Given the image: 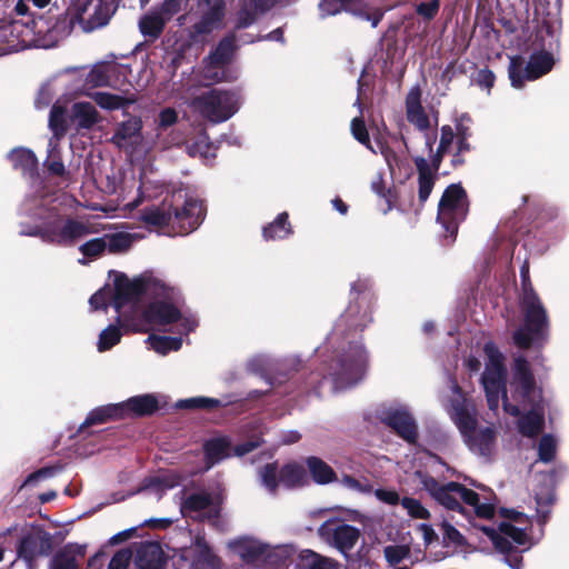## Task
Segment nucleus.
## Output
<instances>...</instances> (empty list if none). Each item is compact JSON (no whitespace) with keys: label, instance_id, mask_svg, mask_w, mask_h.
Here are the masks:
<instances>
[{"label":"nucleus","instance_id":"29","mask_svg":"<svg viewBox=\"0 0 569 569\" xmlns=\"http://www.w3.org/2000/svg\"><path fill=\"white\" fill-rule=\"evenodd\" d=\"M274 2L276 0H242L236 27L239 29L248 27L254 21L257 14L269 10Z\"/></svg>","mask_w":569,"mask_h":569},{"label":"nucleus","instance_id":"31","mask_svg":"<svg viewBox=\"0 0 569 569\" xmlns=\"http://www.w3.org/2000/svg\"><path fill=\"white\" fill-rule=\"evenodd\" d=\"M142 129V121L140 118L133 117L119 124L114 134L112 136V142L119 148L127 147L131 140L140 134Z\"/></svg>","mask_w":569,"mask_h":569},{"label":"nucleus","instance_id":"19","mask_svg":"<svg viewBox=\"0 0 569 569\" xmlns=\"http://www.w3.org/2000/svg\"><path fill=\"white\" fill-rule=\"evenodd\" d=\"M33 32L42 41L43 47H51L67 37L73 28V19L63 16L57 19L53 26H49L42 18L33 20Z\"/></svg>","mask_w":569,"mask_h":569},{"label":"nucleus","instance_id":"12","mask_svg":"<svg viewBox=\"0 0 569 569\" xmlns=\"http://www.w3.org/2000/svg\"><path fill=\"white\" fill-rule=\"evenodd\" d=\"M526 522L527 519H525L522 515L517 513L513 518V523L502 522L499 526V531L491 527L472 526L475 529L482 531L499 552L505 553L510 551L511 542L518 546H525L527 543L526 528L521 527V525Z\"/></svg>","mask_w":569,"mask_h":569},{"label":"nucleus","instance_id":"9","mask_svg":"<svg viewBox=\"0 0 569 569\" xmlns=\"http://www.w3.org/2000/svg\"><path fill=\"white\" fill-rule=\"evenodd\" d=\"M467 212L468 203L465 190L459 184L449 186L439 202L437 220L453 237L458 223L466 218Z\"/></svg>","mask_w":569,"mask_h":569},{"label":"nucleus","instance_id":"58","mask_svg":"<svg viewBox=\"0 0 569 569\" xmlns=\"http://www.w3.org/2000/svg\"><path fill=\"white\" fill-rule=\"evenodd\" d=\"M178 114L172 108H166L159 113L158 126L160 128H168L177 122Z\"/></svg>","mask_w":569,"mask_h":569},{"label":"nucleus","instance_id":"49","mask_svg":"<svg viewBox=\"0 0 569 569\" xmlns=\"http://www.w3.org/2000/svg\"><path fill=\"white\" fill-rule=\"evenodd\" d=\"M36 546L37 540L32 536H27L19 539L17 546L18 556L24 558L28 561H31L36 555Z\"/></svg>","mask_w":569,"mask_h":569},{"label":"nucleus","instance_id":"51","mask_svg":"<svg viewBox=\"0 0 569 569\" xmlns=\"http://www.w3.org/2000/svg\"><path fill=\"white\" fill-rule=\"evenodd\" d=\"M107 249L104 236L87 241L80 247V251L87 257H97Z\"/></svg>","mask_w":569,"mask_h":569},{"label":"nucleus","instance_id":"57","mask_svg":"<svg viewBox=\"0 0 569 569\" xmlns=\"http://www.w3.org/2000/svg\"><path fill=\"white\" fill-rule=\"evenodd\" d=\"M341 483L349 490L358 491V492H368L371 490V487L367 482H362L353 477L345 476L341 479Z\"/></svg>","mask_w":569,"mask_h":569},{"label":"nucleus","instance_id":"6","mask_svg":"<svg viewBox=\"0 0 569 569\" xmlns=\"http://www.w3.org/2000/svg\"><path fill=\"white\" fill-rule=\"evenodd\" d=\"M525 322L513 335L515 343L520 348L541 346L547 340L548 319L539 298L532 290L525 288L522 297Z\"/></svg>","mask_w":569,"mask_h":569},{"label":"nucleus","instance_id":"36","mask_svg":"<svg viewBox=\"0 0 569 569\" xmlns=\"http://www.w3.org/2000/svg\"><path fill=\"white\" fill-rule=\"evenodd\" d=\"M121 406L118 403L108 405L103 407H99L93 409L84 420V422L80 426V429H83L88 426H93L98 423H103L109 419H119L121 416Z\"/></svg>","mask_w":569,"mask_h":569},{"label":"nucleus","instance_id":"35","mask_svg":"<svg viewBox=\"0 0 569 569\" xmlns=\"http://www.w3.org/2000/svg\"><path fill=\"white\" fill-rule=\"evenodd\" d=\"M307 467L313 481L319 485H327L336 479L332 468L317 457H309L307 459Z\"/></svg>","mask_w":569,"mask_h":569},{"label":"nucleus","instance_id":"61","mask_svg":"<svg viewBox=\"0 0 569 569\" xmlns=\"http://www.w3.org/2000/svg\"><path fill=\"white\" fill-rule=\"evenodd\" d=\"M477 82L479 86L490 89L495 82V74L488 69H482L477 74Z\"/></svg>","mask_w":569,"mask_h":569},{"label":"nucleus","instance_id":"46","mask_svg":"<svg viewBox=\"0 0 569 569\" xmlns=\"http://www.w3.org/2000/svg\"><path fill=\"white\" fill-rule=\"evenodd\" d=\"M402 507L407 510L408 515L416 519H429L430 512L427 508L422 506V503L415 499L405 497L401 499Z\"/></svg>","mask_w":569,"mask_h":569},{"label":"nucleus","instance_id":"63","mask_svg":"<svg viewBox=\"0 0 569 569\" xmlns=\"http://www.w3.org/2000/svg\"><path fill=\"white\" fill-rule=\"evenodd\" d=\"M505 562L512 569H520L522 565V558L517 552H509L505 557Z\"/></svg>","mask_w":569,"mask_h":569},{"label":"nucleus","instance_id":"8","mask_svg":"<svg viewBox=\"0 0 569 569\" xmlns=\"http://www.w3.org/2000/svg\"><path fill=\"white\" fill-rule=\"evenodd\" d=\"M240 98L236 92L212 89L193 98L190 107L210 122L227 121L239 109Z\"/></svg>","mask_w":569,"mask_h":569},{"label":"nucleus","instance_id":"56","mask_svg":"<svg viewBox=\"0 0 569 569\" xmlns=\"http://www.w3.org/2000/svg\"><path fill=\"white\" fill-rule=\"evenodd\" d=\"M440 8L439 0H431L429 2H422L417 6L416 11L423 19L431 20L436 17Z\"/></svg>","mask_w":569,"mask_h":569},{"label":"nucleus","instance_id":"16","mask_svg":"<svg viewBox=\"0 0 569 569\" xmlns=\"http://www.w3.org/2000/svg\"><path fill=\"white\" fill-rule=\"evenodd\" d=\"M367 355L361 345H355L343 358L340 372L335 378V388L342 389L356 385L363 376Z\"/></svg>","mask_w":569,"mask_h":569},{"label":"nucleus","instance_id":"21","mask_svg":"<svg viewBox=\"0 0 569 569\" xmlns=\"http://www.w3.org/2000/svg\"><path fill=\"white\" fill-rule=\"evenodd\" d=\"M383 421L391 427L402 439L412 443L417 439V423L405 407L390 409Z\"/></svg>","mask_w":569,"mask_h":569},{"label":"nucleus","instance_id":"17","mask_svg":"<svg viewBox=\"0 0 569 569\" xmlns=\"http://www.w3.org/2000/svg\"><path fill=\"white\" fill-rule=\"evenodd\" d=\"M220 503L219 496H211L206 492L194 493L181 503V512L184 516L200 520H213L219 515Z\"/></svg>","mask_w":569,"mask_h":569},{"label":"nucleus","instance_id":"27","mask_svg":"<svg viewBox=\"0 0 569 569\" xmlns=\"http://www.w3.org/2000/svg\"><path fill=\"white\" fill-rule=\"evenodd\" d=\"M121 406V416L127 417L151 415L158 409V401L152 395H141L118 403Z\"/></svg>","mask_w":569,"mask_h":569},{"label":"nucleus","instance_id":"64","mask_svg":"<svg viewBox=\"0 0 569 569\" xmlns=\"http://www.w3.org/2000/svg\"><path fill=\"white\" fill-rule=\"evenodd\" d=\"M419 529L422 532L423 539L427 543H430L436 539V533L431 526L427 523H421L419 526Z\"/></svg>","mask_w":569,"mask_h":569},{"label":"nucleus","instance_id":"42","mask_svg":"<svg viewBox=\"0 0 569 569\" xmlns=\"http://www.w3.org/2000/svg\"><path fill=\"white\" fill-rule=\"evenodd\" d=\"M453 139L455 133L449 126H443L441 128V138L439 148L437 150V153L432 157L431 162L435 167V169L439 168V164L441 162V159L445 153L450 152L453 149Z\"/></svg>","mask_w":569,"mask_h":569},{"label":"nucleus","instance_id":"4","mask_svg":"<svg viewBox=\"0 0 569 569\" xmlns=\"http://www.w3.org/2000/svg\"><path fill=\"white\" fill-rule=\"evenodd\" d=\"M451 399L446 406L447 412L453 420L472 451L488 455L495 442V432L491 428L476 429L475 408L467 402L455 380L450 381Z\"/></svg>","mask_w":569,"mask_h":569},{"label":"nucleus","instance_id":"24","mask_svg":"<svg viewBox=\"0 0 569 569\" xmlns=\"http://www.w3.org/2000/svg\"><path fill=\"white\" fill-rule=\"evenodd\" d=\"M406 113L410 123L416 126L419 130L425 131L429 127V118L421 106V90L419 87H413L406 98Z\"/></svg>","mask_w":569,"mask_h":569},{"label":"nucleus","instance_id":"45","mask_svg":"<svg viewBox=\"0 0 569 569\" xmlns=\"http://www.w3.org/2000/svg\"><path fill=\"white\" fill-rule=\"evenodd\" d=\"M121 331L117 326H109L99 336L98 350L106 351L117 345L121 339Z\"/></svg>","mask_w":569,"mask_h":569},{"label":"nucleus","instance_id":"7","mask_svg":"<svg viewBox=\"0 0 569 569\" xmlns=\"http://www.w3.org/2000/svg\"><path fill=\"white\" fill-rule=\"evenodd\" d=\"M102 230L103 228L88 221L73 219L63 221L54 212V209H52L48 216V221L44 222L42 227L26 233L30 236H40L43 240L49 242L69 244L88 234L98 233Z\"/></svg>","mask_w":569,"mask_h":569},{"label":"nucleus","instance_id":"10","mask_svg":"<svg viewBox=\"0 0 569 569\" xmlns=\"http://www.w3.org/2000/svg\"><path fill=\"white\" fill-rule=\"evenodd\" d=\"M555 64L551 53L546 51L535 52L526 67L521 57H512L509 64V78L511 86L521 89L526 80L532 81L548 73Z\"/></svg>","mask_w":569,"mask_h":569},{"label":"nucleus","instance_id":"3","mask_svg":"<svg viewBox=\"0 0 569 569\" xmlns=\"http://www.w3.org/2000/svg\"><path fill=\"white\" fill-rule=\"evenodd\" d=\"M416 477L419 479V483L422 488L447 509H460L462 501L472 508L478 518L489 519L495 513V506L489 501V498L483 497L481 501L477 492L467 489L460 483L448 482L440 485L436 479L421 471H417Z\"/></svg>","mask_w":569,"mask_h":569},{"label":"nucleus","instance_id":"30","mask_svg":"<svg viewBox=\"0 0 569 569\" xmlns=\"http://www.w3.org/2000/svg\"><path fill=\"white\" fill-rule=\"evenodd\" d=\"M419 173V199L425 202L431 193L435 183V169L425 158L418 157L415 160Z\"/></svg>","mask_w":569,"mask_h":569},{"label":"nucleus","instance_id":"22","mask_svg":"<svg viewBox=\"0 0 569 569\" xmlns=\"http://www.w3.org/2000/svg\"><path fill=\"white\" fill-rule=\"evenodd\" d=\"M121 69L116 62L96 63L86 74L84 88L114 87Z\"/></svg>","mask_w":569,"mask_h":569},{"label":"nucleus","instance_id":"26","mask_svg":"<svg viewBox=\"0 0 569 569\" xmlns=\"http://www.w3.org/2000/svg\"><path fill=\"white\" fill-rule=\"evenodd\" d=\"M201 72L203 84L206 86L217 82H231L239 77V70L237 68H224L208 58L203 61Z\"/></svg>","mask_w":569,"mask_h":569},{"label":"nucleus","instance_id":"62","mask_svg":"<svg viewBox=\"0 0 569 569\" xmlns=\"http://www.w3.org/2000/svg\"><path fill=\"white\" fill-rule=\"evenodd\" d=\"M458 134H459V139L456 142L455 148L457 149L458 153H461L469 149V144L466 142L468 132H467V129L463 128L461 124L458 126Z\"/></svg>","mask_w":569,"mask_h":569},{"label":"nucleus","instance_id":"18","mask_svg":"<svg viewBox=\"0 0 569 569\" xmlns=\"http://www.w3.org/2000/svg\"><path fill=\"white\" fill-rule=\"evenodd\" d=\"M259 445L260 442L258 440H250L231 448V443L228 438L211 439L204 445V455L208 463L207 469L220 462L224 458L230 457L232 451L234 456L241 457L256 449Z\"/></svg>","mask_w":569,"mask_h":569},{"label":"nucleus","instance_id":"54","mask_svg":"<svg viewBox=\"0 0 569 569\" xmlns=\"http://www.w3.org/2000/svg\"><path fill=\"white\" fill-rule=\"evenodd\" d=\"M220 405V401L214 398L196 397L181 401V407L184 408H214Z\"/></svg>","mask_w":569,"mask_h":569},{"label":"nucleus","instance_id":"47","mask_svg":"<svg viewBox=\"0 0 569 569\" xmlns=\"http://www.w3.org/2000/svg\"><path fill=\"white\" fill-rule=\"evenodd\" d=\"M351 132L352 136L372 152H376L375 149L370 144L369 134L367 128L365 126L363 120L360 117H356L351 121Z\"/></svg>","mask_w":569,"mask_h":569},{"label":"nucleus","instance_id":"39","mask_svg":"<svg viewBox=\"0 0 569 569\" xmlns=\"http://www.w3.org/2000/svg\"><path fill=\"white\" fill-rule=\"evenodd\" d=\"M147 342L150 345L152 350H154L157 353L161 356H164L170 351H177L182 346L181 338H172L157 335L149 336Z\"/></svg>","mask_w":569,"mask_h":569},{"label":"nucleus","instance_id":"1","mask_svg":"<svg viewBox=\"0 0 569 569\" xmlns=\"http://www.w3.org/2000/svg\"><path fill=\"white\" fill-rule=\"evenodd\" d=\"M483 350L486 369L481 381L489 408L492 411L499 408L500 392L502 391L506 412L518 416L521 411H528L518 422L519 431L527 437L538 435L543 427L542 397L529 371L528 362L523 358L516 359L513 377L509 383L511 393L509 398L505 387L506 370L502 355L491 342L486 343Z\"/></svg>","mask_w":569,"mask_h":569},{"label":"nucleus","instance_id":"23","mask_svg":"<svg viewBox=\"0 0 569 569\" xmlns=\"http://www.w3.org/2000/svg\"><path fill=\"white\" fill-rule=\"evenodd\" d=\"M102 120V117L96 107L86 101L76 102L72 104L69 121L77 131L90 130Z\"/></svg>","mask_w":569,"mask_h":569},{"label":"nucleus","instance_id":"40","mask_svg":"<svg viewBox=\"0 0 569 569\" xmlns=\"http://www.w3.org/2000/svg\"><path fill=\"white\" fill-rule=\"evenodd\" d=\"M180 483V477L174 473H167L149 480L144 489L160 498L161 493Z\"/></svg>","mask_w":569,"mask_h":569},{"label":"nucleus","instance_id":"44","mask_svg":"<svg viewBox=\"0 0 569 569\" xmlns=\"http://www.w3.org/2000/svg\"><path fill=\"white\" fill-rule=\"evenodd\" d=\"M383 555L390 566H396L403 561L405 559L409 558L410 548L408 545L405 543L389 545L385 547Z\"/></svg>","mask_w":569,"mask_h":569},{"label":"nucleus","instance_id":"25","mask_svg":"<svg viewBox=\"0 0 569 569\" xmlns=\"http://www.w3.org/2000/svg\"><path fill=\"white\" fill-rule=\"evenodd\" d=\"M83 94L91 98L101 109L108 111L124 109L137 101L134 94L120 96L106 91H83Z\"/></svg>","mask_w":569,"mask_h":569},{"label":"nucleus","instance_id":"2","mask_svg":"<svg viewBox=\"0 0 569 569\" xmlns=\"http://www.w3.org/2000/svg\"><path fill=\"white\" fill-rule=\"evenodd\" d=\"M142 291L154 296V301L144 311V318L150 325H176L178 333L188 335L198 326V320L191 315H182L174 306L178 291L162 281L143 283L139 279L130 280L122 273L113 272V286H106L89 300L94 310L106 308L111 302L118 312V322L128 326V310L136 312L138 299Z\"/></svg>","mask_w":569,"mask_h":569},{"label":"nucleus","instance_id":"15","mask_svg":"<svg viewBox=\"0 0 569 569\" xmlns=\"http://www.w3.org/2000/svg\"><path fill=\"white\" fill-rule=\"evenodd\" d=\"M114 11V0H86L80 4L76 18L84 31H91L106 26Z\"/></svg>","mask_w":569,"mask_h":569},{"label":"nucleus","instance_id":"55","mask_svg":"<svg viewBox=\"0 0 569 569\" xmlns=\"http://www.w3.org/2000/svg\"><path fill=\"white\" fill-rule=\"evenodd\" d=\"M48 171L56 176H64L66 174V168L62 161L59 157V147L53 151V154L50 156L48 152V158L46 161Z\"/></svg>","mask_w":569,"mask_h":569},{"label":"nucleus","instance_id":"20","mask_svg":"<svg viewBox=\"0 0 569 569\" xmlns=\"http://www.w3.org/2000/svg\"><path fill=\"white\" fill-rule=\"evenodd\" d=\"M229 548L246 562L263 561L271 556L272 549L254 538H240L228 543Z\"/></svg>","mask_w":569,"mask_h":569},{"label":"nucleus","instance_id":"32","mask_svg":"<svg viewBox=\"0 0 569 569\" xmlns=\"http://www.w3.org/2000/svg\"><path fill=\"white\" fill-rule=\"evenodd\" d=\"M137 562L141 569H159L162 563V551L157 543H146L137 553Z\"/></svg>","mask_w":569,"mask_h":569},{"label":"nucleus","instance_id":"52","mask_svg":"<svg viewBox=\"0 0 569 569\" xmlns=\"http://www.w3.org/2000/svg\"><path fill=\"white\" fill-rule=\"evenodd\" d=\"M443 533V540L448 543L461 546L465 543L463 536L457 530L448 520H443L441 523Z\"/></svg>","mask_w":569,"mask_h":569},{"label":"nucleus","instance_id":"53","mask_svg":"<svg viewBox=\"0 0 569 569\" xmlns=\"http://www.w3.org/2000/svg\"><path fill=\"white\" fill-rule=\"evenodd\" d=\"M193 552H198L199 553V558L197 560L198 562L209 561L211 559L210 548L208 547L207 542L203 539L198 538L196 540L194 547L189 549V550H187V551H184L182 558L187 559Z\"/></svg>","mask_w":569,"mask_h":569},{"label":"nucleus","instance_id":"50","mask_svg":"<svg viewBox=\"0 0 569 569\" xmlns=\"http://www.w3.org/2000/svg\"><path fill=\"white\" fill-rule=\"evenodd\" d=\"M182 1L183 0H163L159 6L154 7V9L161 13L163 19L168 22L181 10Z\"/></svg>","mask_w":569,"mask_h":569},{"label":"nucleus","instance_id":"48","mask_svg":"<svg viewBox=\"0 0 569 569\" xmlns=\"http://www.w3.org/2000/svg\"><path fill=\"white\" fill-rule=\"evenodd\" d=\"M556 447L557 445L552 437H542L538 447L539 459L543 462L551 461L556 453Z\"/></svg>","mask_w":569,"mask_h":569},{"label":"nucleus","instance_id":"38","mask_svg":"<svg viewBox=\"0 0 569 569\" xmlns=\"http://www.w3.org/2000/svg\"><path fill=\"white\" fill-rule=\"evenodd\" d=\"M234 41V36L226 37L219 42L218 47L213 53L208 57V59L223 66L224 68H232L229 62L236 50Z\"/></svg>","mask_w":569,"mask_h":569},{"label":"nucleus","instance_id":"43","mask_svg":"<svg viewBox=\"0 0 569 569\" xmlns=\"http://www.w3.org/2000/svg\"><path fill=\"white\" fill-rule=\"evenodd\" d=\"M106 244L107 249L110 252H122L128 250L132 244V237L129 233H114V234H106Z\"/></svg>","mask_w":569,"mask_h":569},{"label":"nucleus","instance_id":"13","mask_svg":"<svg viewBox=\"0 0 569 569\" xmlns=\"http://www.w3.org/2000/svg\"><path fill=\"white\" fill-rule=\"evenodd\" d=\"M259 476L262 486L270 492H274L279 483L295 488L308 481L303 467L297 463H288L280 471L276 463H268L260 469Z\"/></svg>","mask_w":569,"mask_h":569},{"label":"nucleus","instance_id":"28","mask_svg":"<svg viewBox=\"0 0 569 569\" xmlns=\"http://www.w3.org/2000/svg\"><path fill=\"white\" fill-rule=\"evenodd\" d=\"M49 128L53 132V137L49 140V153L53 154V151L59 146V140L64 136L68 129V119L66 117V110L62 106L54 103L50 110L49 116Z\"/></svg>","mask_w":569,"mask_h":569},{"label":"nucleus","instance_id":"33","mask_svg":"<svg viewBox=\"0 0 569 569\" xmlns=\"http://www.w3.org/2000/svg\"><path fill=\"white\" fill-rule=\"evenodd\" d=\"M166 23L161 13L152 8L139 20V29L144 37L156 39L162 33Z\"/></svg>","mask_w":569,"mask_h":569},{"label":"nucleus","instance_id":"14","mask_svg":"<svg viewBox=\"0 0 569 569\" xmlns=\"http://www.w3.org/2000/svg\"><path fill=\"white\" fill-rule=\"evenodd\" d=\"M197 10L199 20L192 26L190 33L192 39L209 34L221 28L226 16V7L222 0H198Z\"/></svg>","mask_w":569,"mask_h":569},{"label":"nucleus","instance_id":"5","mask_svg":"<svg viewBox=\"0 0 569 569\" xmlns=\"http://www.w3.org/2000/svg\"><path fill=\"white\" fill-rule=\"evenodd\" d=\"M204 214L201 201L189 198L182 191L174 192L171 199H166L160 208L146 211L144 220L148 223L163 227L177 223L181 232L194 230Z\"/></svg>","mask_w":569,"mask_h":569},{"label":"nucleus","instance_id":"11","mask_svg":"<svg viewBox=\"0 0 569 569\" xmlns=\"http://www.w3.org/2000/svg\"><path fill=\"white\" fill-rule=\"evenodd\" d=\"M318 535L347 558L348 552L358 543L361 532L342 519L329 518L318 528Z\"/></svg>","mask_w":569,"mask_h":569},{"label":"nucleus","instance_id":"41","mask_svg":"<svg viewBox=\"0 0 569 569\" xmlns=\"http://www.w3.org/2000/svg\"><path fill=\"white\" fill-rule=\"evenodd\" d=\"M291 228L288 223L287 213H281L277 219L263 229V237L267 240L283 239L290 234Z\"/></svg>","mask_w":569,"mask_h":569},{"label":"nucleus","instance_id":"37","mask_svg":"<svg viewBox=\"0 0 569 569\" xmlns=\"http://www.w3.org/2000/svg\"><path fill=\"white\" fill-rule=\"evenodd\" d=\"M9 159L13 167L20 168L26 173L32 174L37 170L38 160L34 153L29 149H14L10 152Z\"/></svg>","mask_w":569,"mask_h":569},{"label":"nucleus","instance_id":"59","mask_svg":"<svg viewBox=\"0 0 569 569\" xmlns=\"http://www.w3.org/2000/svg\"><path fill=\"white\" fill-rule=\"evenodd\" d=\"M375 496L378 500L390 506H395L399 503V501L401 502L398 492L395 490L377 489Z\"/></svg>","mask_w":569,"mask_h":569},{"label":"nucleus","instance_id":"34","mask_svg":"<svg viewBox=\"0 0 569 569\" xmlns=\"http://www.w3.org/2000/svg\"><path fill=\"white\" fill-rule=\"evenodd\" d=\"M300 559L306 569H342V565L337 560L317 553L310 549L302 550Z\"/></svg>","mask_w":569,"mask_h":569},{"label":"nucleus","instance_id":"60","mask_svg":"<svg viewBox=\"0 0 569 569\" xmlns=\"http://www.w3.org/2000/svg\"><path fill=\"white\" fill-rule=\"evenodd\" d=\"M56 469L54 468H43L40 469L27 477V479L23 482V486H28L31 483H34L41 479H46L48 477H51L54 475Z\"/></svg>","mask_w":569,"mask_h":569}]
</instances>
